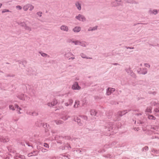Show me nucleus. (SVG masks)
Segmentation results:
<instances>
[{"instance_id":"28","label":"nucleus","mask_w":159,"mask_h":159,"mask_svg":"<svg viewBox=\"0 0 159 159\" xmlns=\"http://www.w3.org/2000/svg\"><path fill=\"white\" fill-rule=\"evenodd\" d=\"M144 65L146 67H147L148 68H150V64L148 63H145L144 64Z\"/></svg>"},{"instance_id":"11","label":"nucleus","mask_w":159,"mask_h":159,"mask_svg":"<svg viewBox=\"0 0 159 159\" xmlns=\"http://www.w3.org/2000/svg\"><path fill=\"white\" fill-rule=\"evenodd\" d=\"M57 103V100H53L51 103H48L49 106L52 107L55 105Z\"/></svg>"},{"instance_id":"6","label":"nucleus","mask_w":159,"mask_h":159,"mask_svg":"<svg viewBox=\"0 0 159 159\" xmlns=\"http://www.w3.org/2000/svg\"><path fill=\"white\" fill-rule=\"evenodd\" d=\"M81 28L80 26H75L72 29V31L75 33H78L81 30Z\"/></svg>"},{"instance_id":"8","label":"nucleus","mask_w":159,"mask_h":159,"mask_svg":"<svg viewBox=\"0 0 159 159\" xmlns=\"http://www.w3.org/2000/svg\"><path fill=\"white\" fill-rule=\"evenodd\" d=\"M98 26H95L94 27H90L88 29L89 31H94L97 30L98 29Z\"/></svg>"},{"instance_id":"7","label":"nucleus","mask_w":159,"mask_h":159,"mask_svg":"<svg viewBox=\"0 0 159 159\" xmlns=\"http://www.w3.org/2000/svg\"><path fill=\"white\" fill-rule=\"evenodd\" d=\"M80 45L81 47L86 48V49L87 50L89 49L88 48H87V45L86 43L85 42L80 41Z\"/></svg>"},{"instance_id":"4","label":"nucleus","mask_w":159,"mask_h":159,"mask_svg":"<svg viewBox=\"0 0 159 159\" xmlns=\"http://www.w3.org/2000/svg\"><path fill=\"white\" fill-rule=\"evenodd\" d=\"M115 90L116 89L114 88L108 87L106 89V94L108 96H109L114 92Z\"/></svg>"},{"instance_id":"18","label":"nucleus","mask_w":159,"mask_h":159,"mask_svg":"<svg viewBox=\"0 0 159 159\" xmlns=\"http://www.w3.org/2000/svg\"><path fill=\"white\" fill-rule=\"evenodd\" d=\"M80 41L78 40H73L72 43H74L75 45L80 44Z\"/></svg>"},{"instance_id":"25","label":"nucleus","mask_w":159,"mask_h":159,"mask_svg":"<svg viewBox=\"0 0 159 159\" xmlns=\"http://www.w3.org/2000/svg\"><path fill=\"white\" fill-rule=\"evenodd\" d=\"M143 70L144 71L141 72L140 74L144 75L147 73V71L146 69H143Z\"/></svg>"},{"instance_id":"39","label":"nucleus","mask_w":159,"mask_h":159,"mask_svg":"<svg viewBox=\"0 0 159 159\" xmlns=\"http://www.w3.org/2000/svg\"><path fill=\"white\" fill-rule=\"evenodd\" d=\"M2 5V4L1 3H0V8L1 7Z\"/></svg>"},{"instance_id":"19","label":"nucleus","mask_w":159,"mask_h":159,"mask_svg":"<svg viewBox=\"0 0 159 159\" xmlns=\"http://www.w3.org/2000/svg\"><path fill=\"white\" fill-rule=\"evenodd\" d=\"M23 8L25 11H26L29 9L28 4L25 5Z\"/></svg>"},{"instance_id":"29","label":"nucleus","mask_w":159,"mask_h":159,"mask_svg":"<svg viewBox=\"0 0 159 159\" xmlns=\"http://www.w3.org/2000/svg\"><path fill=\"white\" fill-rule=\"evenodd\" d=\"M16 8L18 10H21L22 9V7L18 5L16 7Z\"/></svg>"},{"instance_id":"44","label":"nucleus","mask_w":159,"mask_h":159,"mask_svg":"<svg viewBox=\"0 0 159 159\" xmlns=\"http://www.w3.org/2000/svg\"><path fill=\"white\" fill-rule=\"evenodd\" d=\"M70 104H67L66 105V106H68V105H70Z\"/></svg>"},{"instance_id":"2","label":"nucleus","mask_w":159,"mask_h":159,"mask_svg":"<svg viewBox=\"0 0 159 159\" xmlns=\"http://www.w3.org/2000/svg\"><path fill=\"white\" fill-rule=\"evenodd\" d=\"M60 30L64 32L68 33L69 31V28L66 25H62L60 27Z\"/></svg>"},{"instance_id":"27","label":"nucleus","mask_w":159,"mask_h":159,"mask_svg":"<svg viewBox=\"0 0 159 159\" xmlns=\"http://www.w3.org/2000/svg\"><path fill=\"white\" fill-rule=\"evenodd\" d=\"M40 54L43 57H46L48 56V55L45 53L40 52Z\"/></svg>"},{"instance_id":"5","label":"nucleus","mask_w":159,"mask_h":159,"mask_svg":"<svg viewBox=\"0 0 159 159\" xmlns=\"http://www.w3.org/2000/svg\"><path fill=\"white\" fill-rule=\"evenodd\" d=\"M71 89L73 90H79L80 89L81 87L79 86L77 82H75L72 85Z\"/></svg>"},{"instance_id":"32","label":"nucleus","mask_w":159,"mask_h":159,"mask_svg":"<svg viewBox=\"0 0 159 159\" xmlns=\"http://www.w3.org/2000/svg\"><path fill=\"white\" fill-rule=\"evenodd\" d=\"M44 147H45L46 148H49L48 145L47 143H44Z\"/></svg>"},{"instance_id":"3","label":"nucleus","mask_w":159,"mask_h":159,"mask_svg":"<svg viewBox=\"0 0 159 159\" xmlns=\"http://www.w3.org/2000/svg\"><path fill=\"white\" fill-rule=\"evenodd\" d=\"M85 101V100H76L75 102V104L74 105V107L77 108L80 105V104L81 103L82 106L84 105L83 103Z\"/></svg>"},{"instance_id":"30","label":"nucleus","mask_w":159,"mask_h":159,"mask_svg":"<svg viewBox=\"0 0 159 159\" xmlns=\"http://www.w3.org/2000/svg\"><path fill=\"white\" fill-rule=\"evenodd\" d=\"M42 12H39L37 13V15L41 17L42 15Z\"/></svg>"},{"instance_id":"15","label":"nucleus","mask_w":159,"mask_h":159,"mask_svg":"<svg viewBox=\"0 0 159 159\" xmlns=\"http://www.w3.org/2000/svg\"><path fill=\"white\" fill-rule=\"evenodd\" d=\"M15 108L16 109L17 111H18L17 113L19 114H21V113L20 111L21 110V109L16 105H15Z\"/></svg>"},{"instance_id":"12","label":"nucleus","mask_w":159,"mask_h":159,"mask_svg":"<svg viewBox=\"0 0 159 159\" xmlns=\"http://www.w3.org/2000/svg\"><path fill=\"white\" fill-rule=\"evenodd\" d=\"M80 56L82 58H85V59H92V57H88L85 54H84L83 53H81L80 54Z\"/></svg>"},{"instance_id":"21","label":"nucleus","mask_w":159,"mask_h":159,"mask_svg":"<svg viewBox=\"0 0 159 159\" xmlns=\"http://www.w3.org/2000/svg\"><path fill=\"white\" fill-rule=\"evenodd\" d=\"M29 8L30 11H32L34 8V7L32 5L28 4Z\"/></svg>"},{"instance_id":"22","label":"nucleus","mask_w":159,"mask_h":159,"mask_svg":"<svg viewBox=\"0 0 159 159\" xmlns=\"http://www.w3.org/2000/svg\"><path fill=\"white\" fill-rule=\"evenodd\" d=\"M148 119L151 120H155L156 119V118L153 116L152 115H149L148 116Z\"/></svg>"},{"instance_id":"33","label":"nucleus","mask_w":159,"mask_h":159,"mask_svg":"<svg viewBox=\"0 0 159 159\" xmlns=\"http://www.w3.org/2000/svg\"><path fill=\"white\" fill-rule=\"evenodd\" d=\"M70 53H69V52H68V53H66L65 54H64V56L66 57L67 58H68L69 57V56H68V54H70Z\"/></svg>"},{"instance_id":"17","label":"nucleus","mask_w":159,"mask_h":159,"mask_svg":"<svg viewBox=\"0 0 159 159\" xmlns=\"http://www.w3.org/2000/svg\"><path fill=\"white\" fill-rule=\"evenodd\" d=\"M152 108L151 107H148L147 108L145 111V112L147 113H151Z\"/></svg>"},{"instance_id":"35","label":"nucleus","mask_w":159,"mask_h":159,"mask_svg":"<svg viewBox=\"0 0 159 159\" xmlns=\"http://www.w3.org/2000/svg\"><path fill=\"white\" fill-rule=\"evenodd\" d=\"M155 111L156 112H159V108H156L155 109Z\"/></svg>"},{"instance_id":"9","label":"nucleus","mask_w":159,"mask_h":159,"mask_svg":"<svg viewBox=\"0 0 159 159\" xmlns=\"http://www.w3.org/2000/svg\"><path fill=\"white\" fill-rule=\"evenodd\" d=\"M148 12L150 14L156 15L158 13V11L156 9H150L149 10Z\"/></svg>"},{"instance_id":"45","label":"nucleus","mask_w":159,"mask_h":159,"mask_svg":"<svg viewBox=\"0 0 159 159\" xmlns=\"http://www.w3.org/2000/svg\"><path fill=\"white\" fill-rule=\"evenodd\" d=\"M72 101V100H69V101Z\"/></svg>"},{"instance_id":"23","label":"nucleus","mask_w":159,"mask_h":159,"mask_svg":"<svg viewBox=\"0 0 159 159\" xmlns=\"http://www.w3.org/2000/svg\"><path fill=\"white\" fill-rule=\"evenodd\" d=\"M29 114L30 115H32L34 116H36L38 115V113L36 112H34L31 113L30 112L29 113Z\"/></svg>"},{"instance_id":"46","label":"nucleus","mask_w":159,"mask_h":159,"mask_svg":"<svg viewBox=\"0 0 159 159\" xmlns=\"http://www.w3.org/2000/svg\"><path fill=\"white\" fill-rule=\"evenodd\" d=\"M125 70H126V71H127V69H125Z\"/></svg>"},{"instance_id":"31","label":"nucleus","mask_w":159,"mask_h":159,"mask_svg":"<svg viewBox=\"0 0 159 159\" xmlns=\"http://www.w3.org/2000/svg\"><path fill=\"white\" fill-rule=\"evenodd\" d=\"M73 41V40L72 39H68V42L69 43H72V41Z\"/></svg>"},{"instance_id":"13","label":"nucleus","mask_w":159,"mask_h":159,"mask_svg":"<svg viewBox=\"0 0 159 159\" xmlns=\"http://www.w3.org/2000/svg\"><path fill=\"white\" fill-rule=\"evenodd\" d=\"M75 5L78 10H80L81 9V5L79 2H76L75 3Z\"/></svg>"},{"instance_id":"34","label":"nucleus","mask_w":159,"mask_h":159,"mask_svg":"<svg viewBox=\"0 0 159 159\" xmlns=\"http://www.w3.org/2000/svg\"><path fill=\"white\" fill-rule=\"evenodd\" d=\"M24 95L23 94H21L20 95V97H18V98L20 99H22L23 98H22V96H24Z\"/></svg>"},{"instance_id":"43","label":"nucleus","mask_w":159,"mask_h":159,"mask_svg":"<svg viewBox=\"0 0 159 159\" xmlns=\"http://www.w3.org/2000/svg\"><path fill=\"white\" fill-rule=\"evenodd\" d=\"M31 91L32 92H33V93H34V92H33V90L32 89H31Z\"/></svg>"},{"instance_id":"37","label":"nucleus","mask_w":159,"mask_h":159,"mask_svg":"<svg viewBox=\"0 0 159 159\" xmlns=\"http://www.w3.org/2000/svg\"><path fill=\"white\" fill-rule=\"evenodd\" d=\"M8 141V139H7V140L4 139V140H3L2 141L4 142H7Z\"/></svg>"},{"instance_id":"1","label":"nucleus","mask_w":159,"mask_h":159,"mask_svg":"<svg viewBox=\"0 0 159 159\" xmlns=\"http://www.w3.org/2000/svg\"><path fill=\"white\" fill-rule=\"evenodd\" d=\"M75 18L79 21L81 22H84L86 21V18L83 15L79 14L76 16Z\"/></svg>"},{"instance_id":"16","label":"nucleus","mask_w":159,"mask_h":159,"mask_svg":"<svg viewBox=\"0 0 159 159\" xmlns=\"http://www.w3.org/2000/svg\"><path fill=\"white\" fill-rule=\"evenodd\" d=\"M97 114V112L94 110H92L90 111V114L91 115L95 116Z\"/></svg>"},{"instance_id":"14","label":"nucleus","mask_w":159,"mask_h":159,"mask_svg":"<svg viewBox=\"0 0 159 159\" xmlns=\"http://www.w3.org/2000/svg\"><path fill=\"white\" fill-rule=\"evenodd\" d=\"M24 28L25 30L29 31H30L32 30L31 27L27 24L25 25L24 26Z\"/></svg>"},{"instance_id":"26","label":"nucleus","mask_w":159,"mask_h":159,"mask_svg":"<svg viewBox=\"0 0 159 159\" xmlns=\"http://www.w3.org/2000/svg\"><path fill=\"white\" fill-rule=\"evenodd\" d=\"M6 12H11V11H10L9 10L6 9H4L2 11V13H4Z\"/></svg>"},{"instance_id":"40","label":"nucleus","mask_w":159,"mask_h":159,"mask_svg":"<svg viewBox=\"0 0 159 159\" xmlns=\"http://www.w3.org/2000/svg\"><path fill=\"white\" fill-rule=\"evenodd\" d=\"M116 2H120V1H116Z\"/></svg>"},{"instance_id":"41","label":"nucleus","mask_w":159,"mask_h":159,"mask_svg":"<svg viewBox=\"0 0 159 159\" xmlns=\"http://www.w3.org/2000/svg\"><path fill=\"white\" fill-rule=\"evenodd\" d=\"M43 150L47 151V150L46 149H45L43 148Z\"/></svg>"},{"instance_id":"42","label":"nucleus","mask_w":159,"mask_h":159,"mask_svg":"<svg viewBox=\"0 0 159 159\" xmlns=\"http://www.w3.org/2000/svg\"><path fill=\"white\" fill-rule=\"evenodd\" d=\"M117 64H117V63H115V64H114V65H117Z\"/></svg>"},{"instance_id":"38","label":"nucleus","mask_w":159,"mask_h":159,"mask_svg":"<svg viewBox=\"0 0 159 159\" xmlns=\"http://www.w3.org/2000/svg\"><path fill=\"white\" fill-rule=\"evenodd\" d=\"M75 59V57H71L69 59H72V60H73Z\"/></svg>"},{"instance_id":"36","label":"nucleus","mask_w":159,"mask_h":159,"mask_svg":"<svg viewBox=\"0 0 159 159\" xmlns=\"http://www.w3.org/2000/svg\"><path fill=\"white\" fill-rule=\"evenodd\" d=\"M62 123V121H59L58 122H58H57V124H61Z\"/></svg>"},{"instance_id":"10","label":"nucleus","mask_w":159,"mask_h":159,"mask_svg":"<svg viewBox=\"0 0 159 159\" xmlns=\"http://www.w3.org/2000/svg\"><path fill=\"white\" fill-rule=\"evenodd\" d=\"M127 113L125 111H118L117 113V115L118 116H122L123 115H124Z\"/></svg>"},{"instance_id":"24","label":"nucleus","mask_w":159,"mask_h":159,"mask_svg":"<svg viewBox=\"0 0 159 159\" xmlns=\"http://www.w3.org/2000/svg\"><path fill=\"white\" fill-rule=\"evenodd\" d=\"M14 107H15V106L14 107L12 105H10L9 106V109L13 111L15 110V109Z\"/></svg>"},{"instance_id":"20","label":"nucleus","mask_w":159,"mask_h":159,"mask_svg":"<svg viewBox=\"0 0 159 159\" xmlns=\"http://www.w3.org/2000/svg\"><path fill=\"white\" fill-rule=\"evenodd\" d=\"M37 155V154H36L35 152L34 151L33 152H32L31 153L29 154L28 155V157H30L32 156H36Z\"/></svg>"}]
</instances>
